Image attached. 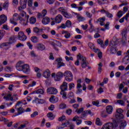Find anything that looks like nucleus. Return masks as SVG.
Here are the masks:
<instances>
[{
	"mask_svg": "<svg viewBox=\"0 0 129 129\" xmlns=\"http://www.w3.org/2000/svg\"><path fill=\"white\" fill-rule=\"evenodd\" d=\"M117 114L115 115V120L113 121V123L108 122L103 125L101 129H113V127H117L118 123L121 121L123 118V110L122 109H118L116 110Z\"/></svg>",
	"mask_w": 129,
	"mask_h": 129,
	"instance_id": "1",
	"label": "nucleus"
},
{
	"mask_svg": "<svg viewBox=\"0 0 129 129\" xmlns=\"http://www.w3.org/2000/svg\"><path fill=\"white\" fill-rule=\"evenodd\" d=\"M77 57H79L80 60H82V62H81L82 68H86V67H87L89 64V63L86 61V58L82 56V55H81L80 53L78 54Z\"/></svg>",
	"mask_w": 129,
	"mask_h": 129,
	"instance_id": "2",
	"label": "nucleus"
},
{
	"mask_svg": "<svg viewBox=\"0 0 129 129\" xmlns=\"http://www.w3.org/2000/svg\"><path fill=\"white\" fill-rule=\"evenodd\" d=\"M63 76H65V79L67 81L70 82L73 80V75L70 71H66L63 74Z\"/></svg>",
	"mask_w": 129,
	"mask_h": 129,
	"instance_id": "3",
	"label": "nucleus"
},
{
	"mask_svg": "<svg viewBox=\"0 0 129 129\" xmlns=\"http://www.w3.org/2000/svg\"><path fill=\"white\" fill-rule=\"evenodd\" d=\"M87 114H90L91 115H93V113H92V112H91V110H88L84 111L81 116L80 118H83V119H85L86 117H87Z\"/></svg>",
	"mask_w": 129,
	"mask_h": 129,
	"instance_id": "4",
	"label": "nucleus"
},
{
	"mask_svg": "<svg viewBox=\"0 0 129 129\" xmlns=\"http://www.w3.org/2000/svg\"><path fill=\"white\" fill-rule=\"evenodd\" d=\"M21 71H23L25 74H30V72L31 70L30 69V66L28 64H25L21 70Z\"/></svg>",
	"mask_w": 129,
	"mask_h": 129,
	"instance_id": "5",
	"label": "nucleus"
},
{
	"mask_svg": "<svg viewBox=\"0 0 129 129\" xmlns=\"http://www.w3.org/2000/svg\"><path fill=\"white\" fill-rule=\"evenodd\" d=\"M46 92L48 93V94H57L58 93V91L57 90V89L53 88V87H51V88H48Z\"/></svg>",
	"mask_w": 129,
	"mask_h": 129,
	"instance_id": "6",
	"label": "nucleus"
},
{
	"mask_svg": "<svg viewBox=\"0 0 129 129\" xmlns=\"http://www.w3.org/2000/svg\"><path fill=\"white\" fill-rule=\"evenodd\" d=\"M18 38L20 41H23V42L27 40V36L25 35L23 31H20L18 33Z\"/></svg>",
	"mask_w": 129,
	"mask_h": 129,
	"instance_id": "7",
	"label": "nucleus"
},
{
	"mask_svg": "<svg viewBox=\"0 0 129 129\" xmlns=\"http://www.w3.org/2000/svg\"><path fill=\"white\" fill-rule=\"evenodd\" d=\"M64 74H62V72H58L54 77L55 81H60L61 80V78H62Z\"/></svg>",
	"mask_w": 129,
	"mask_h": 129,
	"instance_id": "8",
	"label": "nucleus"
},
{
	"mask_svg": "<svg viewBox=\"0 0 129 129\" xmlns=\"http://www.w3.org/2000/svg\"><path fill=\"white\" fill-rule=\"evenodd\" d=\"M8 18L6 15L3 14L0 16V26H2L3 24H5L7 22Z\"/></svg>",
	"mask_w": 129,
	"mask_h": 129,
	"instance_id": "9",
	"label": "nucleus"
},
{
	"mask_svg": "<svg viewBox=\"0 0 129 129\" xmlns=\"http://www.w3.org/2000/svg\"><path fill=\"white\" fill-rule=\"evenodd\" d=\"M42 76L45 78H49L51 76V72L49 69H46L45 70L42 74Z\"/></svg>",
	"mask_w": 129,
	"mask_h": 129,
	"instance_id": "10",
	"label": "nucleus"
},
{
	"mask_svg": "<svg viewBox=\"0 0 129 129\" xmlns=\"http://www.w3.org/2000/svg\"><path fill=\"white\" fill-rule=\"evenodd\" d=\"M24 61H20L16 64V68L18 71H22L23 67H24Z\"/></svg>",
	"mask_w": 129,
	"mask_h": 129,
	"instance_id": "11",
	"label": "nucleus"
},
{
	"mask_svg": "<svg viewBox=\"0 0 129 129\" xmlns=\"http://www.w3.org/2000/svg\"><path fill=\"white\" fill-rule=\"evenodd\" d=\"M61 91H66L68 90V84L66 82H64L60 87Z\"/></svg>",
	"mask_w": 129,
	"mask_h": 129,
	"instance_id": "12",
	"label": "nucleus"
},
{
	"mask_svg": "<svg viewBox=\"0 0 129 129\" xmlns=\"http://www.w3.org/2000/svg\"><path fill=\"white\" fill-rule=\"evenodd\" d=\"M56 61L57 62V68H60L62 66H65V63L62 62V58H57Z\"/></svg>",
	"mask_w": 129,
	"mask_h": 129,
	"instance_id": "13",
	"label": "nucleus"
},
{
	"mask_svg": "<svg viewBox=\"0 0 129 129\" xmlns=\"http://www.w3.org/2000/svg\"><path fill=\"white\" fill-rule=\"evenodd\" d=\"M80 117H79L77 115L75 116L73 118V121H76L77 124L79 125V124H81L82 122V120L81 119H79Z\"/></svg>",
	"mask_w": 129,
	"mask_h": 129,
	"instance_id": "14",
	"label": "nucleus"
},
{
	"mask_svg": "<svg viewBox=\"0 0 129 129\" xmlns=\"http://www.w3.org/2000/svg\"><path fill=\"white\" fill-rule=\"evenodd\" d=\"M63 20V17L61 15H58L55 18V22L56 24H59L61 21Z\"/></svg>",
	"mask_w": 129,
	"mask_h": 129,
	"instance_id": "15",
	"label": "nucleus"
},
{
	"mask_svg": "<svg viewBox=\"0 0 129 129\" xmlns=\"http://www.w3.org/2000/svg\"><path fill=\"white\" fill-rule=\"evenodd\" d=\"M42 23L43 25H48L50 23V18L47 17H44L42 20Z\"/></svg>",
	"mask_w": 129,
	"mask_h": 129,
	"instance_id": "16",
	"label": "nucleus"
},
{
	"mask_svg": "<svg viewBox=\"0 0 129 129\" xmlns=\"http://www.w3.org/2000/svg\"><path fill=\"white\" fill-rule=\"evenodd\" d=\"M62 15H63L64 17L67 19H71V18H72L71 14H69L68 12L66 11H62Z\"/></svg>",
	"mask_w": 129,
	"mask_h": 129,
	"instance_id": "17",
	"label": "nucleus"
},
{
	"mask_svg": "<svg viewBox=\"0 0 129 129\" xmlns=\"http://www.w3.org/2000/svg\"><path fill=\"white\" fill-rule=\"evenodd\" d=\"M106 109L107 113H108V114H111V113H112L113 108H112V106L109 105L106 107Z\"/></svg>",
	"mask_w": 129,
	"mask_h": 129,
	"instance_id": "18",
	"label": "nucleus"
},
{
	"mask_svg": "<svg viewBox=\"0 0 129 129\" xmlns=\"http://www.w3.org/2000/svg\"><path fill=\"white\" fill-rule=\"evenodd\" d=\"M122 63H123L125 65H126L127 64H128L129 63V58L127 56V55H125V56L123 57Z\"/></svg>",
	"mask_w": 129,
	"mask_h": 129,
	"instance_id": "19",
	"label": "nucleus"
},
{
	"mask_svg": "<svg viewBox=\"0 0 129 129\" xmlns=\"http://www.w3.org/2000/svg\"><path fill=\"white\" fill-rule=\"evenodd\" d=\"M97 22H100V26H104V22H105V17H103L101 18H99Z\"/></svg>",
	"mask_w": 129,
	"mask_h": 129,
	"instance_id": "20",
	"label": "nucleus"
},
{
	"mask_svg": "<svg viewBox=\"0 0 129 129\" xmlns=\"http://www.w3.org/2000/svg\"><path fill=\"white\" fill-rule=\"evenodd\" d=\"M36 48L38 50H40V51H43V50H45V45H43L42 43H39L37 44Z\"/></svg>",
	"mask_w": 129,
	"mask_h": 129,
	"instance_id": "21",
	"label": "nucleus"
},
{
	"mask_svg": "<svg viewBox=\"0 0 129 129\" xmlns=\"http://www.w3.org/2000/svg\"><path fill=\"white\" fill-rule=\"evenodd\" d=\"M34 33H36L37 35H39L41 32H43V29H39L38 27H34L33 28Z\"/></svg>",
	"mask_w": 129,
	"mask_h": 129,
	"instance_id": "22",
	"label": "nucleus"
},
{
	"mask_svg": "<svg viewBox=\"0 0 129 129\" xmlns=\"http://www.w3.org/2000/svg\"><path fill=\"white\" fill-rule=\"evenodd\" d=\"M10 5V2L9 0H7L3 5V9L4 10H6L8 11V9H9V5Z\"/></svg>",
	"mask_w": 129,
	"mask_h": 129,
	"instance_id": "23",
	"label": "nucleus"
},
{
	"mask_svg": "<svg viewBox=\"0 0 129 129\" xmlns=\"http://www.w3.org/2000/svg\"><path fill=\"white\" fill-rule=\"evenodd\" d=\"M62 34H64V37L66 38V39H69V38L71 37L70 33L68 32V31H62Z\"/></svg>",
	"mask_w": 129,
	"mask_h": 129,
	"instance_id": "24",
	"label": "nucleus"
},
{
	"mask_svg": "<svg viewBox=\"0 0 129 129\" xmlns=\"http://www.w3.org/2000/svg\"><path fill=\"white\" fill-rule=\"evenodd\" d=\"M18 20L23 23L22 24L23 26H27L28 25V21H26L25 19H24V18L19 17Z\"/></svg>",
	"mask_w": 129,
	"mask_h": 129,
	"instance_id": "25",
	"label": "nucleus"
},
{
	"mask_svg": "<svg viewBox=\"0 0 129 129\" xmlns=\"http://www.w3.org/2000/svg\"><path fill=\"white\" fill-rule=\"evenodd\" d=\"M31 41L32 43H38V41H39V38L35 36H32L31 38Z\"/></svg>",
	"mask_w": 129,
	"mask_h": 129,
	"instance_id": "26",
	"label": "nucleus"
},
{
	"mask_svg": "<svg viewBox=\"0 0 129 129\" xmlns=\"http://www.w3.org/2000/svg\"><path fill=\"white\" fill-rule=\"evenodd\" d=\"M55 96L52 95L51 96V97L49 99V101L50 102H51L52 103H56V102H57V101H58V98H56V101L55 100Z\"/></svg>",
	"mask_w": 129,
	"mask_h": 129,
	"instance_id": "27",
	"label": "nucleus"
},
{
	"mask_svg": "<svg viewBox=\"0 0 129 129\" xmlns=\"http://www.w3.org/2000/svg\"><path fill=\"white\" fill-rule=\"evenodd\" d=\"M18 114L17 115H20V114H22V113H24L25 112V110L22 107H20L17 108Z\"/></svg>",
	"mask_w": 129,
	"mask_h": 129,
	"instance_id": "28",
	"label": "nucleus"
},
{
	"mask_svg": "<svg viewBox=\"0 0 129 129\" xmlns=\"http://www.w3.org/2000/svg\"><path fill=\"white\" fill-rule=\"evenodd\" d=\"M126 34H127V30L123 29L122 32V36L123 39H125V38L127 37V35Z\"/></svg>",
	"mask_w": 129,
	"mask_h": 129,
	"instance_id": "29",
	"label": "nucleus"
},
{
	"mask_svg": "<svg viewBox=\"0 0 129 129\" xmlns=\"http://www.w3.org/2000/svg\"><path fill=\"white\" fill-rule=\"evenodd\" d=\"M32 93H37V94H44V90H42L41 89H39L37 90L33 91Z\"/></svg>",
	"mask_w": 129,
	"mask_h": 129,
	"instance_id": "30",
	"label": "nucleus"
},
{
	"mask_svg": "<svg viewBox=\"0 0 129 129\" xmlns=\"http://www.w3.org/2000/svg\"><path fill=\"white\" fill-rule=\"evenodd\" d=\"M27 2H28V0H20V6H23L24 8H26Z\"/></svg>",
	"mask_w": 129,
	"mask_h": 129,
	"instance_id": "31",
	"label": "nucleus"
},
{
	"mask_svg": "<svg viewBox=\"0 0 129 129\" xmlns=\"http://www.w3.org/2000/svg\"><path fill=\"white\" fill-rule=\"evenodd\" d=\"M47 116V117H48V118H49V119H51V120L54 119V118H55V116H54V114L52 112L48 113Z\"/></svg>",
	"mask_w": 129,
	"mask_h": 129,
	"instance_id": "32",
	"label": "nucleus"
},
{
	"mask_svg": "<svg viewBox=\"0 0 129 129\" xmlns=\"http://www.w3.org/2000/svg\"><path fill=\"white\" fill-rule=\"evenodd\" d=\"M97 43L101 45V47L102 48H105V47H104V44H103V41H102V40H101V39H98L97 40Z\"/></svg>",
	"mask_w": 129,
	"mask_h": 129,
	"instance_id": "33",
	"label": "nucleus"
},
{
	"mask_svg": "<svg viewBox=\"0 0 129 129\" xmlns=\"http://www.w3.org/2000/svg\"><path fill=\"white\" fill-rule=\"evenodd\" d=\"M98 73L99 74H100L102 71V66H103V64L101 63V62H100L99 64H98Z\"/></svg>",
	"mask_w": 129,
	"mask_h": 129,
	"instance_id": "34",
	"label": "nucleus"
},
{
	"mask_svg": "<svg viewBox=\"0 0 129 129\" xmlns=\"http://www.w3.org/2000/svg\"><path fill=\"white\" fill-rule=\"evenodd\" d=\"M125 126H126V121H124V122H122L119 125L120 129H124Z\"/></svg>",
	"mask_w": 129,
	"mask_h": 129,
	"instance_id": "35",
	"label": "nucleus"
},
{
	"mask_svg": "<svg viewBox=\"0 0 129 129\" xmlns=\"http://www.w3.org/2000/svg\"><path fill=\"white\" fill-rule=\"evenodd\" d=\"M29 22L30 24H34L36 23V22H37V20L36 19V18L32 17L30 18Z\"/></svg>",
	"mask_w": 129,
	"mask_h": 129,
	"instance_id": "36",
	"label": "nucleus"
},
{
	"mask_svg": "<svg viewBox=\"0 0 129 129\" xmlns=\"http://www.w3.org/2000/svg\"><path fill=\"white\" fill-rule=\"evenodd\" d=\"M19 18H20V16H19V14H18V13H15L13 15V18L12 19L14 21H18V20H19Z\"/></svg>",
	"mask_w": 129,
	"mask_h": 129,
	"instance_id": "37",
	"label": "nucleus"
},
{
	"mask_svg": "<svg viewBox=\"0 0 129 129\" xmlns=\"http://www.w3.org/2000/svg\"><path fill=\"white\" fill-rule=\"evenodd\" d=\"M84 108L83 107H82L80 109H77L76 110V112L78 113V114H80V113H82L84 111Z\"/></svg>",
	"mask_w": 129,
	"mask_h": 129,
	"instance_id": "38",
	"label": "nucleus"
},
{
	"mask_svg": "<svg viewBox=\"0 0 129 129\" xmlns=\"http://www.w3.org/2000/svg\"><path fill=\"white\" fill-rule=\"evenodd\" d=\"M66 26L67 28H71V27L72 26V23L70 20H68L66 22Z\"/></svg>",
	"mask_w": 129,
	"mask_h": 129,
	"instance_id": "39",
	"label": "nucleus"
},
{
	"mask_svg": "<svg viewBox=\"0 0 129 129\" xmlns=\"http://www.w3.org/2000/svg\"><path fill=\"white\" fill-rule=\"evenodd\" d=\"M77 18L79 22H83V21H85V18L82 16H79V15H78Z\"/></svg>",
	"mask_w": 129,
	"mask_h": 129,
	"instance_id": "40",
	"label": "nucleus"
},
{
	"mask_svg": "<svg viewBox=\"0 0 129 129\" xmlns=\"http://www.w3.org/2000/svg\"><path fill=\"white\" fill-rule=\"evenodd\" d=\"M5 35H6V31L5 30H0V40L3 39Z\"/></svg>",
	"mask_w": 129,
	"mask_h": 129,
	"instance_id": "41",
	"label": "nucleus"
},
{
	"mask_svg": "<svg viewBox=\"0 0 129 129\" xmlns=\"http://www.w3.org/2000/svg\"><path fill=\"white\" fill-rule=\"evenodd\" d=\"M110 54H116V49L114 47H110Z\"/></svg>",
	"mask_w": 129,
	"mask_h": 129,
	"instance_id": "42",
	"label": "nucleus"
},
{
	"mask_svg": "<svg viewBox=\"0 0 129 129\" xmlns=\"http://www.w3.org/2000/svg\"><path fill=\"white\" fill-rule=\"evenodd\" d=\"M66 107H67V106L65 103H61L59 106V109H64Z\"/></svg>",
	"mask_w": 129,
	"mask_h": 129,
	"instance_id": "43",
	"label": "nucleus"
},
{
	"mask_svg": "<svg viewBox=\"0 0 129 129\" xmlns=\"http://www.w3.org/2000/svg\"><path fill=\"white\" fill-rule=\"evenodd\" d=\"M96 124H97V125H102V123H101V121H100V119L99 118H96Z\"/></svg>",
	"mask_w": 129,
	"mask_h": 129,
	"instance_id": "44",
	"label": "nucleus"
},
{
	"mask_svg": "<svg viewBox=\"0 0 129 129\" xmlns=\"http://www.w3.org/2000/svg\"><path fill=\"white\" fill-rule=\"evenodd\" d=\"M56 40H54V41H51L50 42V44L51 45V46H53V47H54L55 50H56V51H58L59 49H58L57 48H56V42H55Z\"/></svg>",
	"mask_w": 129,
	"mask_h": 129,
	"instance_id": "45",
	"label": "nucleus"
},
{
	"mask_svg": "<svg viewBox=\"0 0 129 129\" xmlns=\"http://www.w3.org/2000/svg\"><path fill=\"white\" fill-rule=\"evenodd\" d=\"M60 94L62 95V98H63L64 99H66L67 98V93L65 91H61Z\"/></svg>",
	"mask_w": 129,
	"mask_h": 129,
	"instance_id": "46",
	"label": "nucleus"
},
{
	"mask_svg": "<svg viewBox=\"0 0 129 129\" xmlns=\"http://www.w3.org/2000/svg\"><path fill=\"white\" fill-rule=\"evenodd\" d=\"M69 90H71L72 88H74L75 87V84L73 83H71L69 84Z\"/></svg>",
	"mask_w": 129,
	"mask_h": 129,
	"instance_id": "47",
	"label": "nucleus"
},
{
	"mask_svg": "<svg viewBox=\"0 0 129 129\" xmlns=\"http://www.w3.org/2000/svg\"><path fill=\"white\" fill-rule=\"evenodd\" d=\"M78 84H77V88H81L82 87V86L80 83H81V79H79L77 81Z\"/></svg>",
	"mask_w": 129,
	"mask_h": 129,
	"instance_id": "48",
	"label": "nucleus"
},
{
	"mask_svg": "<svg viewBox=\"0 0 129 129\" xmlns=\"http://www.w3.org/2000/svg\"><path fill=\"white\" fill-rule=\"evenodd\" d=\"M109 46L110 47H113L115 46H116V43L114 41H111L110 42Z\"/></svg>",
	"mask_w": 129,
	"mask_h": 129,
	"instance_id": "49",
	"label": "nucleus"
},
{
	"mask_svg": "<svg viewBox=\"0 0 129 129\" xmlns=\"http://www.w3.org/2000/svg\"><path fill=\"white\" fill-rule=\"evenodd\" d=\"M123 15V14H122V11H120L117 13V16L118 18H119V19H120V18H121V17H122Z\"/></svg>",
	"mask_w": 129,
	"mask_h": 129,
	"instance_id": "50",
	"label": "nucleus"
},
{
	"mask_svg": "<svg viewBox=\"0 0 129 129\" xmlns=\"http://www.w3.org/2000/svg\"><path fill=\"white\" fill-rule=\"evenodd\" d=\"M105 2H107L106 0H98V4L99 5H104L105 3Z\"/></svg>",
	"mask_w": 129,
	"mask_h": 129,
	"instance_id": "51",
	"label": "nucleus"
},
{
	"mask_svg": "<svg viewBox=\"0 0 129 129\" xmlns=\"http://www.w3.org/2000/svg\"><path fill=\"white\" fill-rule=\"evenodd\" d=\"M92 103L93 105H95V106H99V101H92Z\"/></svg>",
	"mask_w": 129,
	"mask_h": 129,
	"instance_id": "52",
	"label": "nucleus"
},
{
	"mask_svg": "<svg viewBox=\"0 0 129 129\" xmlns=\"http://www.w3.org/2000/svg\"><path fill=\"white\" fill-rule=\"evenodd\" d=\"M8 46H11V44H9L8 43H4L1 45V48H4V47H8Z\"/></svg>",
	"mask_w": 129,
	"mask_h": 129,
	"instance_id": "53",
	"label": "nucleus"
},
{
	"mask_svg": "<svg viewBox=\"0 0 129 129\" xmlns=\"http://www.w3.org/2000/svg\"><path fill=\"white\" fill-rule=\"evenodd\" d=\"M105 112H106L105 111H103L101 112V116H102V117H104V118L107 117V114H105Z\"/></svg>",
	"mask_w": 129,
	"mask_h": 129,
	"instance_id": "54",
	"label": "nucleus"
},
{
	"mask_svg": "<svg viewBox=\"0 0 129 129\" xmlns=\"http://www.w3.org/2000/svg\"><path fill=\"white\" fill-rule=\"evenodd\" d=\"M30 56L31 57H33L34 58L37 57V54H36V53H35V51H32L30 52Z\"/></svg>",
	"mask_w": 129,
	"mask_h": 129,
	"instance_id": "55",
	"label": "nucleus"
},
{
	"mask_svg": "<svg viewBox=\"0 0 129 129\" xmlns=\"http://www.w3.org/2000/svg\"><path fill=\"white\" fill-rule=\"evenodd\" d=\"M117 103L120 104V105H124V102L122 100H118L117 101Z\"/></svg>",
	"mask_w": 129,
	"mask_h": 129,
	"instance_id": "56",
	"label": "nucleus"
},
{
	"mask_svg": "<svg viewBox=\"0 0 129 129\" xmlns=\"http://www.w3.org/2000/svg\"><path fill=\"white\" fill-rule=\"evenodd\" d=\"M39 113H38L37 111H35L32 114H31V117H35V116H37Z\"/></svg>",
	"mask_w": 129,
	"mask_h": 129,
	"instance_id": "57",
	"label": "nucleus"
},
{
	"mask_svg": "<svg viewBox=\"0 0 129 129\" xmlns=\"http://www.w3.org/2000/svg\"><path fill=\"white\" fill-rule=\"evenodd\" d=\"M65 119H66V117H65L64 115H62L58 118L59 121H63V120H65Z\"/></svg>",
	"mask_w": 129,
	"mask_h": 129,
	"instance_id": "58",
	"label": "nucleus"
},
{
	"mask_svg": "<svg viewBox=\"0 0 129 129\" xmlns=\"http://www.w3.org/2000/svg\"><path fill=\"white\" fill-rule=\"evenodd\" d=\"M106 16L108 18H112V17H113V16L111 14L109 13V12H108V11H107L106 12Z\"/></svg>",
	"mask_w": 129,
	"mask_h": 129,
	"instance_id": "59",
	"label": "nucleus"
},
{
	"mask_svg": "<svg viewBox=\"0 0 129 129\" xmlns=\"http://www.w3.org/2000/svg\"><path fill=\"white\" fill-rule=\"evenodd\" d=\"M15 42H16L15 38L14 37H10L9 44H13V43H15Z\"/></svg>",
	"mask_w": 129,
	"mask_h": 129,
	"instance_id": "60",
	"label": "nucleus"
},
{
	"mask_svg": "<svg viewBox=\"0 0 129 129\" xmlns=\"http://www.w3.org/2000/svg\"><path fill=\"white\" fill-rule=\"evenodd\" d=\"M15 21L16 20H14V19H10V23H11V24H12L13 25H14V26H17V25H18V23L17 22H15Z\"/></svg>",
	"mask_w": 129,
	"mask_h": 129,
	"instance_id": "61",
	"label": "nucleus"
},
{
	"mask_svg": "<svg viewBox=\"0 0 129 129\" xmlns=\"http://www.w3.org/2000/svg\"><path fill=\"white\" fill-rule=\"evenodd\" d=\"M122 97V93H120L117 94V98L118 99H121Z\"/></svg>",
	"mask_w": 129,
	"mask_h": 129,
	"instance_id": "62",
	"label": "nucleus"
},
{
	"mask_svg": "<svg viewBox=\"0 0 129 129\" xmlns=\"http://www.w3.org/2000/svg\"><path fill=\"white\" fill-rule=\"evenodd\" d=\"M28 5L29 7H32L33 6V0H28Z\"/></svg>",
	"mask_w": 129,
	"mask_h": 129,
	"instance_id": "63",
	"label": "nucleus"
},
{
	"mask_svg": "<svg viewBox=\"0 0 129 129\" xmlns=\"http://www.w3.org/2000/svg\"><path fill=\"white\" fill-rule=\"evenodd\" d=\"M26 124L24 123V124H21L20 126L18 127V129H23L25 128L26 127Z\"/></svg>",
	"mask_w": 129,
	"mask_h": 129,
	"instance_id": "64",
	"label": "nucleus"
}]
</instances>
